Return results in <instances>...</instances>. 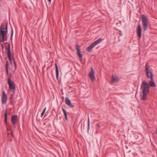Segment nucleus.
Masks as SVG:
<instances>
[{"instance_id":"22","label":"nucleus","mask_w":157,"mask_h":157,"mask_svg":"<svg viewBox=\"0 0 157 157\" xmlns=\"http://www.w3.org/2000/svg\"><path fill=\"white\" fill-rule=\"evenodd\" d=\"M63 112H64V115L65 116V118H67V113H66L65 110L63 109Z\"/></svg>"},{"instance_id":"23","label":"nucleus","mask_w":157,"mask_h":157,"mask_svg":"<svg viewBox=\"0 0 157 157\" xmlns=\"http://www.w3.org/2000/svg\"><path fill=\"white\" fill-rule=\"evenodd\" d=\"M13 63L14 65L15 66V67H16V62H15L14 59H13Z\"/></svg>"},{"instance_id":"33","label":"nucleus","mask_w":157,"mask_h":157,"mask_svg":"<svg viewBox=\"0 0 157 157\" xmlns=\"http://www.w3.org/2000/svg\"><path fill=\"white\" fill-rule=\"evenodd\" d=\"M36 119V120L37 121H38V118H35Z\"/></svg>"},{"instance_id":"2","label":"nucleus","mask_w":157,"mask_h":157,"mask_svg":"<svg viewBox=\"0 0 157 157\" xmlns=\"http://www.w3.org/2000/svg\"><path fill=\"white\" fill-rule=\"evenodd\" d=\"M141 89L142 92L149 93L150 87L148 83L145 81H143L141 84Z\"/></svg>"},{"instance_id":"12","label":"nucleus","mask_w":157,"mask_h":157,"mask_svg":"<svg viewBox=\"0 0 157 157\" xmlns=\"http://www.w3.org/2000/svg\"><path fill=\"white\" fill-rule=\"evenodd\" d=\"M119 80V78L115 75H113L111 78V83L117 82Z\"/></svg>"},{"instance_id":"3","label":"nucleus","mask_w":157,"mask_h":157,"mask_svg":"<svg viewBox=\"0 0 157 157\" xmlns=\"http://www.w3.org/2000/svg\"><path fill=\"white\" fill-rule=\"evenodd\" d=\"M102 40V39L100 38L95 41L87 48L86 49V51L88 52H90L93 48H94L97 44L100 43Z\"/></svg>"},{"instance_id":"14","label":"nucleus","mask_w":157,"mask_h":157,"mask_svg":"<svg viewBox=\"0 0 157 157\" xmlns=\"http://www.w3.org/2000/svg\"><path fill=\"white\" fill-rule=\"evenodd\" d=\"M65 103L67 105L70 107L71 108L74 107V106L71 104L70 100L68 98H65Z\"/></svg>"},{"instance_id":"18","label":"nucleus","mask_w":157,"mask_h":157,"mask_svg":"<svg viewBox=\"0 0 157 157\" xmlns=\"http://www.w3.org/2000/svg\"><path fill=\"white\" fill-rule=\"evenodd\" d=\"M8 62L7 61H6V73L7 74H8Z\"/></svg>"},{"instance_id":"25","label":"nucleus","mask_w":157,"mask_h":157,"mask_svg":"<svg viewBox=\"0 0 157 157\" xmlns=\"http://www.w3.org/2000/svg\"><path fill=\"white\" fill-rule=\"evenodd\" d=\"M11 118H17V115H13L11 117Z\"/></svg>"},{"instance_id":"9","label":"nucleus","mask_w":157,"mask_h":157,"mask_svg":"<svg viewBox=\"0 0 157 157\" xmlns=\"http://www.w3.org/2000/svg\"><path fill=\"white\" fill-rule=\"evenodd\" d=\"M7 55L9 60L11 61V63L13 62V59H14L13 57L11 56V53L10 51V45H8L7 48Z\"/></svg>"},{"instance_id":"7","label":"nucleus","mask_w":157,"mask_h":157,"mask_svg":"<svg viewBox=\"0 0 157 157\" xmlns=\"http://www.w3.org/2000/svg\"><path fill=\"white\" fill-rule=\"evenodd\" d=\"M88 76L92 82H94L95 80V77L94 76V71L93 67L91 68V71L89 72Z\"/></svg>"},{"instance_id":"32","label":"nucleus","mask_w":157,"mask_h":157,"mask_svg":"<svg viewBox=\"0 0 157 157\" xmlns=\"http://www.w3.org/2000/svg\"><path fill=\"white\" fill-rule=\"evenodd\" d=\"M65 120L66 121H67L68 120V118H65Z\"/></svg>"},{"instance_id":"20","label":"nucleus","mask_w":157,"mask_h":157,"mask_svg":"<svg viewBox=\"0 0 157 157\" xmlns=\"http://www.w3.org/2000/svg\"><path fill=\"white\" fill-rule=\"evenodd\" d=\"M46 120V119L44 120H43V119L41 120L40 122V124H43V125H45L46 124V122H44V121Z\"/></svg>"},{"instance_id":"29","label":"nucleus","mask_w":157,"mask_h":157,"mask_svg":"<svg viewBox=\"0 0 157 157\" xmlns=\"http://www.w3.org/2000/svg\"><path fill=\"white\" fill-rule=\"evenodd\" d=\"M96 126L97 127H100V125H99V124H98L96 125Z\"/></svg>"},{"instance_id":"15","label":"nucleus","mask_w":157,"mask_h":157,"mask_svg":"<svg viewBox=\"0 0 157 157\" xmlns=\"http://www.w3.org/2000/svg\"><path fill=\"white\" fill-rule=\"evenodd\" d=\"M148 93L143 92H142V94L141 95V98L142 100H145L147 98V94Z\"/></svg>"},{"instance_id":"27","label":"nucleus","mask_w":157,"mask_h":157,"mask_svg":"<svg viewBox=\"0 0 157 157\" xmlns=\"http://www.w3.org/2000/svg\"><path fill=\"white\" fill-rule=\"evenodd\" d=\"M4 116H5V118H7V115L6 112H5V113Z\"/></svg>"},{"instance_id":"26","label":"nucleus","mask_w":157,"mask_h":157,"mask_svg":"<svg viewBox=\"0 0 157 157\" xmlns=\"http://www.w3.org/2000/svg\"><path fill=\"white\" fill-rule=\"evenodd\" d=\"M7 118H5V123H6L7 124H8V123L7 122Z\"/></svg>"},{"instance_id":"28","label":"nucleus","mask_w":157,"mask_h":157,"mask_svg":"<svg viewBox=\"0 0 157 157\" xmlns=\"http://www.w3.org/2000/svg\"><path fill=\"white\" fill-rule=\"evenodd\" d=\"M10 134H11V135H12V136H13V131L12 130L11 131Z\"/></svg>"},{"instance_id":"30","label":"nucleus","mask_w":157,"mask_h":157,"mask_svg":"<svg viewBox=\"0 0 157 157\" xmlns=\"http://www.w3.org/2000/svg\"><path fill=\"white\" fill-rule=\"evenodd\" d=\"M48 0V1L49 2H50V3H51V0Z\"/></svg>"},{"instance_id":"24","label":"nucleus","mask_w":157,"mask_h":157,"mask_svg":"<svg viewBox=\"0 0 157 157\" xmlns=\"http://www.w3.org/2000/svg\"><path fill=\"white\" fill-rule=\"evenodd\" d=\"M13 29H12V32H11V38L12 37L13 35Z\"/></svg>"},{"instance_id":"31","label":"nucleus","mask_w":157,"mask_h":157,"mask_svg":"<svg viewBox=\"0 0 157 157\" xmlns=\"http://www.w3.org/2000/svg\"><path fill=\"white\" fill-rule=\"evenodd\" d=\"M155 133L157 134V129L155 131Z\"/></svg>"},{"instance_id":"4","label":"nucleus","mask_w":157,"mask_h":157,"mask_svg":"<svg viewBox=\"0 0 157 157\" xmlns=\"http://www.w3.org/2000/svg\"><path fill=\"white\" fill-rule=\"evenodd\" d=\"M145 71L146 76L148 78L151 79V78H150L151 76H152V78H153V75L152 72L147 63H146L145 66Z\"/></svg>"},{"instance_id":"13","label":"nucleus","mask_w":157,"mask_h":157,"mask_svg":"<svg viewBox=\"0 0 157 157\" xmlns=\"http://www.w3.org/2000/svg\"><path fill=\"white\" fill-rule=\"evenodd\" d=\"M141 26L139 25H138L137 26V33L138 34V36L139 38H140L141 36Z\"/></svg>"},{"instance_id":"21","label":"nucleus","mask_w":157,"mask_h":157,"mask_svg":"<svg viewBox=\"0 0 157 157\" xmlns=\"http://www.w3.org/2000/svg\"><path fill=\"white\" fill-rule=\"evenodd\" d=\"M88 126H87V128L88 130H89L90 128V118H88Z\"/></svg>"},{"instance_id":"10","label":"nucleus","mask_w":157,"mask_h":157,"mask_svg":"<svg viewBox=\"0 0 157 157\" xmlns=\"http://www.w3.org/2000/svg\"><path fill=\"white\" fill-rule=\"evenodd\" d=\"M151 79L148 81V85L149 87H155L156 86V84L154 82V78H152V76L151 77Z\"/></svg>"},{"instance_id":"11","label":"nucleus","mask_w":157,"mask_h":157,"mask_svg":"<svg viewBox=\"0 0 157 157\" xmlns=\"http://www.w3.org/2000/svg\"><path fill=\"white\" fill-rule=\"evenodd\" d=\"M2 104H5L7 101V96L4 91L2 92Z\"/></svg>"},{"instance_id":"16","label":"nucleus","mask_w":157,"mask_h":157,"mask_svg":"<svg viewBox=\"0 0 157 157\" xmlns=\"http://www.w3.org/2000/svg\"><path fill=\"white\" fill-rule=\"evenodd\" d=\"M56 71V77L57 80L59 79V72L58 70V67L56 64H55Z\"/></svg>"},{"instance_id":"17","label":"nucleus","mask_w":157,"mask_h":157,"mask_svg":"<svg viewBox=\"0 0 157 157\" xmlns=\"http://www.w3.org/2000/svg\"><path fill=\"white\" fill-rule=\"evenodd\" d=\"M17 118H11V121L13 124H16L17 121Z\"/></svg>"},{"instance_id":"19","label":"nucleus","mask_w":157,"mask_h":157,"mask_svg":"<svg viewBox=\"0 0 157 157\" xmlns=\"http://www.w3.org/2000/svg\"><path fill=\"white\" fill-rule=\"evenodd\" d=\"M46 110V108H45L44 109V110H43V111H42V112L41 114V117H42L44 115V114Z\"/></svg>"},{"instance_id":"8","label":"nucleus","mask_w":157,"mask_h":157,"mask_svg":"<svg viewBox=\"0 0 157 157\" xmlns=\"http://www.w3.org/2000/svg\"><path fill=\"white\" fill-rule=\"evenodd\" d=\"M76 48L77 51V54L80 60L82 61V56L81 53L80 49L78 45H76Z\"/></svg>"},{"instance_id":"6","label":"nucleus","mask_w":157,"mask_h":157,"mask_svg":"<svg viewBox=\"0 0 157 157\" xmlns=\"http://www.w3.org/2000/svg\"><path fill=\"white\" fill-rule=\"evenodd\" d=\"M8 82L10 90L14 92L15 87L13 82L11 80V78H9L8 79Z\"/></svg>"},{"instance_id":"5","label":"nucleus","mask_w":157,"mask_h":157,"mask_svg":"<svg viewBox=\"0 0 157 157\" xmlns=\"http://www.w3.org/2000/svg\"><path fill=\"white\" fill-rule=\"evenodd\" d=\"M148 19L144 15L142 16V21L144 31L146 30L148 26Z\"/></svg>"},{"instance_id":"1","label":"nucleus","mask_w":157,"mask_h":157,"mask_svg":"<svg viewBox=\"0 0 157 157\" xmlns=\"http://www.w3.org/2000/svg\"><path fill=\"white\" fill-rule=\"evenodd\" d=\"M7 24L5 28L3 25H1L0 27V41L2 42L6 40V35L7 33Z\"/></svg>"}]
</instances>
